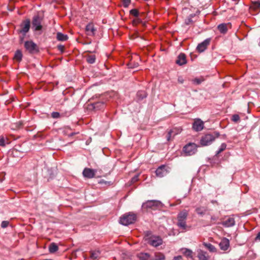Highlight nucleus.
<instances>
[{
	"mask_svg": "<svg viewBox=\"0 0 260 260\" xmlns=\"http://www.w3.org/2000/svg\"><path fill=\"white\" fill-rule=\"evenodd\" d=\"M15 124L16 125V128H20L22 126V123L21 122L19 121L18 122L16 123Z\"/></svg>",
	"mask_w": 260,
	"mask_h": 260,
	"instance_id": "45",
	"label": "nucleus"
},
{
	"mask_svg": "<svg viewBox=\"0 0 260 260\" xmlns=\"http://www.w3.org/2000/svg\"><path fill=\"white\" fill-rule=\"evenodd\" d=\"M226 148V144L224 143H222L219 149L217 151L216 155L219 154L220 153L224 151Z\"/></svg>",
	"mask_w": 260,
	"mask_h": 260,
	"instance_id": "34",
	"label": "nucleus"
},
{
	"mask_svg": "<svg viewBox=\"0 0 260 260\" xmlns=\"http://www.w3.org/2000/svg\"><path fill=\"white\" fill-rule=\"evenodd\" d=\"M207 210V208L205 207H204V206H200V207L196 208V212H197V213L198 215H200L201 216L204 215L206 213Z\"/></svg>",
	"mask_w": 260,
	"mask_h": 260,
	"instance_id": "23",
	"label": "nucleus"
},
{
	"mask_svg": "<svg viewBox=\"0 0 260 260\" xmlns=\"http://www.w3.org/2000/svg\"><path fill=\"white\" fill-rule=\"evenodd\" d=\"M198 257L199 260H209L210 257L208 255L207 252L202 250H198Z\"/></svg>",
	"mask_w": 260,
	"mask_h": 260,
	"instance_id": "18",
	"label": "nucleus"
},
{
	"mask_svg": "<svg viewBox=\"0 0 260 260\" xmlns=\"http://www.w3.org/2000/svg\"><path fill=\"white\" fill-rule=\"evenodd\" d=\"M204 81V79L202 77L201 78H196L192 80L193 83L199 85Z\"/></svg>",
	"mask_w": 260,
	"mask_h": 260,
	"instance_id": "35",
	"label": "nucleus"
},
{
	"mask_svg": "<svg viewBox=\"0 0 260 260\" xmlns=\"http://www.w3.org/2000/svg\"><path fill=\"white\" fill-rule=\"evenodd\" d=\"M137 219V215L132 212L123 214L119 219V223L123 225H128L134 223Z\"/></svg>",
	"mask_w": 260,
	"mask_h": 260,
	"instance_id": "3",
	"label": "nucleus"
},
{
	"mask_svg": "<svg viewBox=\"0 0 260 260\" xmlns=\"http://www.w3.org/2000/svg\"><path fill=\"white\" fill-rule=\"evenodd\" d=\"M196 16L195 14H190L185 20L184 23L186 25H190L194 23L195 21H194L192 19Z\"/></svg>",
	"mask_w": 260,
	"mask_h": 260,
	"instance_id": "22",
	"label": "nucleus"
},
{
	"mask_svg": "<svg viewBox=\"0 0 260 260\" xmlns=\"http://www.w3.org/2000/svg\"><path fill=\"white\" fill-rule=\"evenodd\" d=\"M56 38L58 41H65L68 40V36L67 35L58 32L56 34Z\"/></svg>",
	"mask_w": 260,
	"mask_h": 260,
	"instance_id": "24",
	"label": "nucleus"
},
{
	"mask_svg": "<svg viewBox=\"0 0 260 260\" xmlns=\"http://www.w3.org/2000/svg\"><path fill=\"white\" fill-rule=\"evenodd\" d=\"M24 47L30 53H34L38 51L36 44L32 41H27L25 42Z\"/></svg>",
	"mask_w": 260,
	"mask_h": 260,
	"instance_id": "8",
	"label": "nucleus"
},
{
	"mask_svg": "<svg viewBox=\"0 0 260 260\" xmlns=\"http://www.w3.org/2000/svg\"><path fill=\"white\" fill-rule=\"evenodd\" d=\"M139 257L142 260H147L150 257V254L148 253H141L139 255Z\"/></svg>",
	"mask_w": 260,
	"mask_h": 260,
	"instance_id": "32",
	"label": "nucleus"
},
{
	"mask_svg": "<svg viewBox=\"0 0 260 260\" xmlns=\"http://www.w3.org/2000/svg\"><path fill=\"white\" fill-rule=\"evenodd\" d=\"M232 120L235 122H238L240 120V117L238 114H234L232 116Z\"/></svg>",
	"mask_w": 260,
	"mask_h": 260,
	"instance_id": "37",
	"label": "nucleus"
},
{
	"mask_svg": "<svg viewBox=\"0 0 260 260\" xmlns=\"http://www.w3.org/2000/svg\"><path fill=\"white\" fill-rule=\"evenodd\" d=\"M188 215V211L186 210H183L177 215V226L183 230H186L187 224L186 219Z\"/></svg>",
	"mask_w": 260,
	"mask_h": 260,
	"instance_id": "2",
	"label": "nucleus"
},
{
	"mask_svg": "<svg viewBox=\"0 0 260 260\" xmlns=\"http://www.w3.org/2000/svg\"><path fill=\"white\" fill-rule=\"evenodd\" d=\"M92 108L95 110H100L103 109L105 106V102L103 101H98L91 104Z\"/></svg>",
	"mask_w": 260,
	"mask_h": 260,
	"instance_id": "17",
	"label": "nucleus"
},
{
	"mask_svg": "<svg viewBox=\"0 0 260 260\" xmlns=\"http://www.w3.org/2000/svg\"><path fill=\"white\" fill-rule=\"evenodd\" d=\"M211 219L213 221H216L217 219V217L216 216H213L211 217Z\"/></svg>",
	"mask_w": 260,
	"mask_h": 260,
	"instance_id": "52",
	"label": "nucleus"
},
{
	"mask_svg": "<svg viewBox=\"0 0 260 260\" xmlns=\"http://www.w3.org/2000/svg\"><path fill=\"white\" fill-rule=\"evenodd\" d=\"M165 258L164 254L158 252L155 254L154 258L152 260H163Z\"/></svg>",
	"mask_w": 260,
	"mask_h": 260,
	"instance_id": "30",
	"label": "nucleus"
},
{
	"mask_svg": "<svg viewBox=\"0 0 260 260\" xmlns=\"http://www.w3.org/2000/svg\"><path fill=\"white\" fill-rule=\"evenodd\" d=\"M95 56L94 55H88L87 56L86 61L88 63L92 64L95 61Z\"/></svg>",
	"mask_w": 260,
	"mask_h": 260,
	"instance_id": "31",
	"label": "nucleus"
},
{
	"mask_svg": "<svg viewBox=\"0 0 260 260\" xmlns=\"http://www.w3.org/2000/svg\"><path fill=\"white\" fill-rule=\"evenodd\" d=\"M182 259V257L181 256H177L174 257L173 260H181Z\"/></svg>",
	"mask_w": 260,
	"mask_h": 260,
	"instance_id": "48",
	"label": "nucleus"
},
{
	"mask_svg": "<svg viewBox=\"0 0 260 260\" xmlns=\"http://www.w3.org/2000/svg\"><path fill=\"white\" fill-rule=\"evenodd\" d=\"M43 18L39 14L35 15L32 19V28L35 31L40 30L42 28L41 24Z\"/></svg>",
	"mask_w": 260,
	"mask_h": 260,
	"instance_id": "6",
	"label": "nucleus"
},
{
	"mask_svg": "<svg viewBox=\"0 0 260 260\" xmlns=\"http://www.w3.org/2000/svg\"><path fill=\"white\" fill-rule=\"evenodd\" d=\"M211 41L210 38H207L204 41L199 44L197 47V50L198 52L201 53L204 52L207 48L208 46L210 44Z\"/></svg>",
	"mask_w": 260,
	"mask_h": 260,
	"instance_id": "11",
	"label": "nucleus"
},
{
	"mask_svg": "<svg viewBox=\"0 0 260 260\" xmlns=\"http://www.w3.org/2000/svg\"><path fill=\"white\" fill-rule=\"evenodd\" d=\"M187 62L186 56L184 53H180L176 61V63L180 66L186 64Z\"/></svg>",
	"mask_w": 260,
	"mask_h": 260,
	"instance_id": "19",
	"label": "nucleus"
},
{
	"mask_svg": "<svg viewBox=\"0 0 260 260\" xmlns=\"http://www.w3.org/2000/svg\"><path fill=\"white\" fill-rule=\"evenodd\" d=\"M205 247L207 248L210 252H214L216 251V248L211 243H204Z\"/></svg>",
	"mask_w": 260,
	"mask_h": 260,
	"instance_id": "29",
	"label": "nucleus"
},
{
	"mask_svg": "<svg viewBox=\"0 0 260 260\" xmlns=\"http://www.w3.org/2000/svg\"><path fill=\"white\" fill-rule=\"evenodd\" d=\"M145 239L148 244L153 247H157L162 244V239L161 237L152 235L150 231L145 233Z\"/></svg>",
	"mask_w": 260,
	"mask_h": 260,
	"instance_id": "1",
	"label": "nucleus"
},
{
	"mask_svg": "<svg viewBox=\"0 0 260 260\" xmlns=\"http://www.w3.org/2000/svg\"><path fill=\"white\" fill-rule=\"evenodd\" d=\"M137 96L139 100H142L144 98H146L147 94L145 91L140 90L137 93Z\"/></svg>",
	"mask_w": 260,
	"mask_h": 260,
	"instance_id": "27",
	"label": "nucleus"
},
{
	"mask_svg": "<svg viewBox=\"0 0 260 260\" xmlns=\"http://www.w3.org/2000/svg\"><path fill=\"white\" fill-rule=\"evenodd\" d=\"M178 81L180 83H183L184 82V80L182 77H179L178 78Z\"/></svg>",
	"mask_w": 260,
	"mask_h": 260,
	"instance_id": "49",
	"label": "nucleus"
},
{
	"mask_svg": "<svg viewBox=\"0 0 260 260\" xmlns=\"http://www.w3.org/2000/svg\"><path fill=\"white\" fill-rule=\"evenodd\" d=\"M219 246L221 250L224 251L226 250L230 246V242L229 240L226 238H224L220 242Z\"/></svg>",
	"mask_w": 260,
	"mask_h": 260,
	"instance_id": "20",
	"label": "nucleus"
},
{
	"mask_svg": "<svg viewBox=\"0 0 260 260\" xmlns=\"http://www.w3.org/2000/svg\"><path fill=\"white\" fill-rule=\"evenodd\" d=\"M9 222L8 221H3L1 223V227L2 228H6L9 225Z\"/></svg>",
	"mask_w": 260,
	"mask_h": 260,
	"instance_id": "40",
	"label": "nucleus"
},
{
	"mask_svg": "<svg viewBox=\"0 0 260 260\" xmlns=\"http://www.w3.org/2000/svg\"><path fill=\"white\" fill-rule=\"evenodd\" d=\"M219 136L218 133L214 132L212 134H207L203 136L201 140L200 143L202 146H207L210 145L215 139Z\"/></svg>",
	"mask_w": 260,
	"mask_h": 260,
	"instance_id": "4",
	"label": "nucleus"
},
{
	"mask_svg": "<svg viewBox=\"0 0 260 260\" xmlns=\"http://www.w3.org/2000/svg\"><path fill=\"white\" fill-rule=\"evenodd\" d=\"M100 257V252L99 251H91L90 257L93 259H98Z\"/></svg>",
	"mask_w": 260,
	"mask_h": 260,
	"instance_id": "28",
	"label": "nucleus"
},
{
	"mask_svg": "<svg viewBox=\"0 0 260 260\" xmlns=\"http://www.w3.org/2000/svg\"><path fill=\"white\" fill-rule=\"evenodd\" d=\"M30 27V20L29 19H26L22 21L20 24V29L19 32L23 35V37L21 38V41L23 40V37L26 35V33L29 30Z\"/></svg>",
	"mask_w": 260,
	"mask_h": 260,
	"instance_id": "5",
	"label": "nucleus"
},
{
	"mask_svg": "<svg viewBox=\"0 0 260 260\" xmlns=\"http://www.w3.org/2000/svg\"><path fill=\"white\" fill-rule=\"evenodd\" d=\"M130 14L135 17H138L139 13L137 9H134L130 11Z\"/></svg>",
	"mask_w": 260,
	"mask_h": 260,
	"instance_id": "36",
	"label": "nucleus"
},
{
	"mask_svg": "<svg viewBox=\"0 0 260 260\" xmlns=\"http://www.w3.org/2000/svg\"><path fill=\"white\" fill-rule=\"evenodd\" d=\"M181 130L179 128H174L171 129L168 133L167 136V141H169L171 140L172 137H174L175 135L179 134Z\"/></svg>",
	"mask_w": 260,
	"mask_h": 260,
	"instance_id": "16",
	"label": "nucleus"
},
{
	"mask_svg": "<svg viewBox=\"0 0 260 260\" xmlns=\"http://www.w3.org/2000/svg\"><path fill=\"white\" fill-rule=\"evenodd\" d=\"M95 172L96 171L93 169L86 168L84 169L82 174L85 178H92L94 177Z\"/></svg>",
	"mask_w": 260,
	"mask_h": 260,
	"instance_id": "12",
	"label": "nucleus"
},
{
	"mask_svg": "<svg viewBox=\"0 0 260 260\" xmlns=\"http://www.w3.org/2000/svg\"><path fill=\"white\" fill-rule=\"evenodd\" d=\"M85 30L87 35L93 36L95 34L96 29L94 28L93 23H90L86 26Z\"/></svg>",
	"mask_w": 260,
	"mask_h": 260,
	"instance_id": "15",
	"label": "nucleus"
},
{
	"mask_svg": "<svg viewBox=\"0 0 260 260\" xmlns=\"http://www.w3.org/2000/svg\"><path fill=\"white\" fill-rule=\"evenodd\" d=\"M204 123L200 119H198L193 122L192 124V128L197 132L201 131L203 129Z\"/></svg>",
	"mask_w": 260,
	"mask_h": 260,
	"instance_id": "14",
	"label": "nucleus"
},
{
	"mask_svg": "<svg viewBox=\"0 0 260 260\" xmlns=\"http://www.w3.org/2000/svg\"><path fill=\"white\" fill-rule=\"evenodd\" d=\"M183 151L186 155H191L197 151V146L193 143H189L184 147Z\"/></svg>",
	"mask_w": 260,
	"mask_h": 260,
	"instance_id": "9",
	"label": "nucleus"
},
{
	"mask_svg": "<svg viewBox=\"0 0 260 260\" xmlns=\"http://www.w3.org/2000/svg\"><path fill=\"white\" fill-rule=\"evenodd\" d=\"M58 249V246L54 243H52L49 247V250L50 253H54Z\"/></svg>",
	"mask_w": 260,
	"mask_h": 260,
	"instance_id": "26",
	"label": "nucleus"
},
{
	"mask_svg": "<svg viewBox=\"0 0 260 260\" xmlns=\"http://www.w3.org/2000/svg\"><path fill=\"white\" fill-rule=\"evenodd\" d=\"M161 205V202L157 200H148L142 205L143 209H151L153 210L156 209V208L159 207Z\"/></svg>",
	"mask_w": 260,
	"mask_h": 260,
	"instance_id": "7",
	"label": "nucleus"
},
{
	"mask_svg": "<svg viewBox=\"0 0 260 260\" xmlns=\"http://www.w3.org/2000/svg\"><path fill=\"white\" fill-rule=\"evenodd\" d=\"M168 167L165 165L159 166L155 171V174L157 177L162 178L169 173Z\"/></svg>",
	"mask_w": 260,
	"mask_h": 260,
	"instance_id": "10",
	"label": "nucleus"
},
{
	"mask_svg": "<svg viewBox=\"0 0 260 260\" xmlns=\"http://www.w3.org/2000/svg\"><path fill=\"white\" fill-rule=\"evenodd\" d=\"M221 224L226 228L233 226L235 224V219L233 217H229L225 221L221 222Z\"/></svg>",
	"mask_w": 260,
	"mask_h": 260,
	"instance_id": "13",
	"label": "nucleus"
},
{
	"mask_svg": "<svg viewBox=\"0 0 260 260\" xmlns=\"http://www.w3.org/2000/svg\"><path fill=\"white\" fill-rule=\"evenodd\" d=\"M138 180V176H135L132 179V181L135 182Z\"/></svg>",
	"mask_w": 260,
	"mask_h": 260,
	"instance_id": "47",
	"label": "nucleus"
},
{
	"mask_svg": "<svg viewBox=\"0 0 260 260\" xmlns=\"http://www.w3.org/2000/svg\"><path fill=\"white\" fill-rule=\"evenodd\" d=\"M131 0H122L123 5L124 7H127L130 4Z\"/></svg>",
	"mask_w": 260,
	"mask_h": 260,
	"instance_id": "39",
	"label": "nucleus"
},
{
	"mask_svg": "<svg viewBox=\"0 0 260 260\" xmlns=\"http://www.w3.org/2000/svg\"><path fill=\"white\" fill-rule=\"evenodd\" d=\"M0 146H5V140L4 137H0Z\"/></svg>",
	"mask_w": 260,
	"mask_h": 260,
	"instance_id": "42",
	"label": "nucleus"
},
{
	"mask_svg": "<svg viewBox=\"0 0 260 260\" xmlns=\"http://www.w3.org/2000/svg\"><path fill=\"white\" fill-rule=\"evenodd\" d=\"M138 66L139 63L138 62H134V63H131L129 68L134 69L137 68Z\"/></svg>",
	"mask_w": 260,
	"mask_h": 260,
	"instance_id": "41",
	"label": "nucleus"
},
{
	"mask_svg": "<svg viewBox=\"0 0 260 260\" xmlns=\"http://www.w3.org/2000/svg\"><path fill=\"white\" fill-rule=\"evenodd\" d=\"M57 48H58V50H59L60 52H63V50H64V47L63 45H60L57 46Z\"/></svg>",
	"mask_w": 260,
	"mask_h": 260,
	"instance_id": "44",
	"label": "nucleus"
},
{
	"mask_svg": "<svg viewBox=\"0 0 260 260\" xmlns=\"http://www.w3.org/2000/svg\"><path fill=\"white\" fill-rule=\"evenodd\" d=\"M255 240L260 241V232L258 233L256 237H255Z\"/></svg>",
	"mask_w": 260,
	"mask_h": 260,
	"instance_id": "50",
	"label": "nucleus"
},
{
	"mask_svg": "<svg viewBox=\"0 0 260 260\" xmlns=\"http://www.w3.org/2000/svg\"><path fill=\"white\" fill-rule=\"evenodd\" d=\"M183 253L186 257H192V252L191 250H190L189 249H188L186 248L183 249Z\"/></svg>",
	"mask_w": 260,
	"mask_h": 260,
	"instance_id": "33",
	"label": "nucleus"
},
{
	"mask_svg": "<svg viewBox=\"0 0 260 260\" xmlns=\"http://www.w3.org/2000/svg\"><path fill=\"white\" fill-rule=\"evenodd\" d=\"M69 130H71L70 127L69 126H67L64 127V129L62 131V133H63L64 135H67Z\"/></svg>",
	"mask_w": 260,
	"mask_h": 260,
	"instance_id": "43",
	"label": "nucleus"
},
{
	"mask_svg": "<svg viewBox=\"0 0 260 260\" xmlns=\"http://www.w3.org/2000/svg\"><path fill=\"white\" fill-rule=\"evenodd\" d=\"M77 134H78V133H70V134L68 135V136L69 137H72V136H73L75 135H76Z\"/></svg>",
	"mask_w": 260,
	"mask_h": 260,
	"instance_id": "51",
	"label": "nucleus"
},
{
	"mask_svg": "<svg viewBox=\"0 0 260 260\" xmlns=\"http://www.w3.org/2000/svg\"><path fill=\"white\" fill-rule=\"evenodd\" d=\"M217 29L221 34H225L228 31L227 24L225 23L220 24L218 25Z\"/></svg>",
	"mask_w": 260,
	"mask_h": 260,
	"instance_id": "21",
	"label": "nucleus"
},
{
	"mask_svg": "<svg viewBox=\"0 0 260 260\" xmlns=\"http://www.w3.org/2000/svg\"><path fill=\"white\" fill-rule=\"evenodd\" d=\"M22 53L20 50H17L14 54V59L20 62L22 60Z\"/></svg>",
	"mask_w": 260,
	"mask_h": 260,
	"instance_id": "25",
	"label": "nucleus"
},
{
	"mask_svg": "<svg viewBox=\"0 0 260 260\" xmlns=\"http://www.w3.org/2000/svg\"><path fill=\"white\" fill-rule=\"evenodd\" d=\"M51 117L53 118H58L60 117V114L58 112H53L51 113Z\"/></svg>",
	"mask_w": 260,
	"mask_h": 260,
	"instance_id": "38",
	"label": "nucleus"
},
{
	"mask_svg": "<svg viewBox=\"0 0 260 260\" xmlns=\"http://www.w3.org/2000/svg\"><path fill=\"white\" fill-rule=\"evenodd\" d=\"M255 8H258L260 7V2H256L254 3Z\"/></svg>",
	"mask_w": 260,
	"mask_h": 260,
	"instance_id": "46",
	"label": "nucleus"
}]
</instances>
